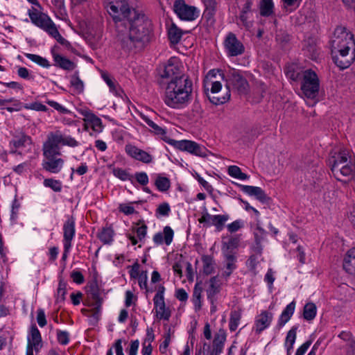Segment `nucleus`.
I'll use <instances>...</instances> for the list:
<instances>
[{
	"label": "nucleus",
	"mask_w": 355,
	"mask_h": 355,
	"mask_svg": "<svg viewBox=\"0 0 355 355\" xmlns=\"http://www.w3.org/2000/svg\"><path fill=\"white\" fill-rule=\"evenodd\" d=\"M166 79V87L164 101L172 108H180L187 105L191 100L193 83L190 78L184 75L179 63L169 60L161 74Z\"/></svg>",
	"instance_id": "nucleus-1"
},
{
	"label": "nucleus",
	"mask_w": 355,
	"mask_h": 355,
	"mask_svg": "<svg viewBox=\"0 0 355 355\" xmlns=\"http://www.w3.org/2000/svg\"><path fill=\"white\" fill-rule=\"evenodd\" d=\"M152 30L150 20L139 12H131L130 19L116 26L118 40L127 51L142 49L150 41Z\"/></svg>",
	"instance_id": "nucleus-2"
},
{
	"label": "nucleus",
	"mask_w": 355,
	"mask_h": 355,
	"mask_svg": "<svg viewBox=\"0 0 355 355\" xmlns=\"http://www.w3.org/2000/svg\"><path fill=\"white\" fill-rule=\"evenodd\" d=\"M331 46L334 62L343 69L349 67L355 58L354 35L345 27L338 26L334 31Z\"/></svg>",
	"instance_id": "nucleus-3"
},
{
	"label": "nucleus",
	"mask_w": 355,
	"mask_h": 355,
	"mask_svg": "<svg viewBox=\"0 0 355 355\" xmlns=\"http://www.w3.org/2000/svg\"><path fill=\"white\" fill-rule=\"evenodd\" d=\"M141 118L143 120L147 123L148 126L152 128V131L157 135H160L162 139H163L166 143L171 144L174 146L175 148L189 152L193 155L196 156H200L205 157L207 156V149L195 141H189V140H181L176 141L172 139L168 138L166 136V130L162 127L157 125L152 120H150L148 116L145 115H141Z\"/></svg>",
	"instance_id": "nucleus-4"
},
{
	"label": "nucleus",
	"mask_w": 355,
	"mask_h": 355,
	"mask_svg": "<svg viewBox=\"0 0 355 355\" xmlns=\"http://www.w3.org/2000/svg\"><path fill=\"white\" fill-rule=\"evenodd\" d=\"M329 164L334 177L338 180H341L342 176L352 175L355 171L351 153L347 149L340 150L329 158Z\"/></svg>",
	"instance_id": "nucleus-5"
},
{
	"label": "nucleus",
	"mask_w": 355,
	"mask_h": 355,
	"mask_svg": "<svg viewBox=\"0 0 355 355\" xmlns=\"http://www.w3.org/2000/svg\"><path fill=\"white\" fill-rule=\"evenodd\" d=\"M108 13L112 17L115 26L119 22L123 24L130 18L132 12H138L130 8L127 0H110L106 6Z\"/></svg>",
	"instance_id": "nucleus-6"
},
{
	"label": "nucleus",
	"mask_w": 355,
	"mask_h": 355,
	"mask_svg": "<svg viewBox=\"0 0 355 355\" xmlns=\"http://www.w3.org/2000/svg\"><path fill=\"white\" fill-rule=\"evenodd\" d=\"M319 89L320 80L316 73L311 69L304 71L301 81V90L304 95L314 99L318 95Z\"/></svg>",
	"instance_id": "nucleus-7"
},
{
	"label": "nucleus",
	"mask_w": 355,
	"mask_h": 355,
	"mask_svg": "<svg viewBox=\"0 0 355 355\" xmlns=\"http://www.w3.org/2000/svg\"><path fill=\"white\" fill-rule=\"evenodd\" d=\"M226 87L236 90L240 94H246L249 89V84L246 78L240 71L230 70L225 78Z\"/></svg>",
	"instance_id": "nucleus-8"
},
{
	"label": "nucleus",
	"mask_w": 355,
	"mask_h": 355,
	"mask_svg": "<svg viewBox=\"0 0 355 355\" xmlns=\"http://www.w3.org/2000/svg\"><path fill=\"white\" fill-rule=\"evenodd\" d=\"M173 10L180 19L193 21L198 17V11L194 6H189L184 1L176 0L173 4Z\"/></svg>",
	"instance_id": "nucleus-9"
},
{
	"label": "nucleus",
	"mask_w": 355,
	"mask_h": 355,
	"mask_svg": "<svg viewBox=\"0 0 355 355\" xmlns=\"http://www.w3.org/2000/svg\"><path fill=\"white\" fill-rule=\"evenodd\" d=\"M164 286L160 285L158 287V291L153 298V302L157 317L160 320L163 319L168 320L171 316V311L166 307L164 297Z\"/></svg>",
	"instance_id": "nucleus-10"
},
{
	"label": "nucleus",
	"mask_w": 355,
	"mask_h": 355,
	"mask_svg": "<svg viewBox=\"0 0 355 355\" xmlns=\"http://www.w3.org/2000/svg\"><path fill=\"white\" fill-rule=\"evenodd\" d=\"M222 89V84L220 81H212L210 89V94L207 93V97L210 102L214 105H222L227 102L230 98V91L226 88L224 95H220L219 92Z\"/></svg>",
	"instance_id": "nucleus-11"
},
{
	"label": "nucleus",
	"mask_w": 355,
	"mask_h": 355,
	"mask_svg": "<svg viewBox=\"0 0 355 355\" xmlns=\"http://www.w3.org/2000/svg\"><path fill=\"white\" fill-rule=\"evenodd\" d=\"M224 46L229 56L234 57L243 53L245 47L235 34L229 33L224 41Z\"/></svg>",
	"instance_id": "nucleus-12"
},
{
	"label": "nucleus",
	"mask_w": 355,
	"mask_h": 355,
	"mask_svg": "<svg viewBox=\"0 0 355 355\" xmlns=\"http://www.w3.org/2000/svg\"><path fill=\"white\" fill-rule=\"evenodd\" d=\"M60 137L58 134H51L43 146L44 158L56 157L60 155Z\"/></svg>",
	"instance_id": "nucleus-13"
},
{
	"label": "nucleus",
	"mask_w": 355,
	"mask_h": 355,
	"mask_svg": "<svg viewBox=\"0 0 355 355\" xmlns=\"http://www.w3.org/2000/svg\"><path fill=\"white\" fill-rule=\"evenodd\" d=\"M28 15L31 21L34 24L42 28L49 34L51 32V30L54 29L55 27V24L44 13L40 12L37 10H35L33 11L29 10Z\"/></svg>",
	"instance_id": "nucleus-14"
},
{
	"label": "nucleus",
	"mask_w": 355,
	"mask_h": 355,
	"mask_svg": "<svg viewBox=\"0 0 355 355\" xmlns=\"http://www.w3.org/2000/svg\"><path fill=\"white\" fill-rule=\"evenodd\" d=\"M125 152L131 157L145 164H150L153 162V156L146 151L141 150L135 146L127 145Z\"/></svg>",
	"instance_id": "nucleus-15"
},
{
	"label": "nucleus",
	"mask_w": 355,
	"mask_h": 355,
	"mask_svg": "<svg viewBox=\"0 0 355 355\" xmlns=\"http://www.w3.org/2000/svg\"><path fill=\"white\" fill-rule=\"evenodd\" d=\"M273 318V314L267 311H262L258 315L255 320L254 331L256 334H261L263 330L267 329Z\"/></svg>",
	"instance_id": "nucleus-16"
},
{
	"label": "nucleus",
	"mask_w": 355,
	"mask_h": 355,
	"mask_svg": "<svg viewBox=\"0 0 355 355\" xmlns=\"http://www.w3.org/2000/svg\"><path fill=\"white\" fill-rule=\"evenodd\" d=\"M64 230V248L69 250L71 246V241L75 234V221L73 218H69L63 226Z\"/></svg>",
	"instance_id": "nucleus-17"
},
{
	"label": "nucleus",
	"mask_w": 355,
	"mask_h": 355,
	"mask_svg": "<svg viewBox=\"0 0 355 355\" xmlns=\"http://www.w3.org/2000/svg\"><path fill=\"white\" fill-rule=\"evenodd\" d=\"M10 145L14 148H30L32 145L31 138L23 132H15L12 135V139Z\"/></svg>",
	"instance_id": "nucleus-18"
},
{
	"label": "nucleus",
	"mask_w": 355,
	"mask_h": 355,
	"mask_svg": "<svg viewBox=\"0 0 355 355\" xmlns=\"http://www.w3.org/2000/svg\"><path fill=\"white\" fill-rule=\"evenodd\" d=\"M303 51L311 60H315L319 56V49L317 46V40L313 37H309L304 40Z\"/></svg>",
	"instance_id": "nucleus-19"
},
{
	"label": "nucleus",
	"mask_w": 355,
	"mask_h": 355,
	"mask_svg": "<svg viewBox=\"0 0 355 355\" xmlns=\"http://www.w3.org/2000/svg\"><path fill=\"white\" fill-rule=\"evenodd\" d=\"M241 189L243 192L247 193L250 196H254L258 200L262 203L268 202L270 198L265 193L264 191L258 187L240 185Z\"/></svg>",
	"instance_id": "nucleus-20"
},
{
	"label": "nucleus",
	"mask_w": 355,
	"mask_h": 355,
	"mask_svg": "<svg viewBox=\"0 0 355 355\" xmlns=\"http://www.w3.org/2000/svg\"><path fill=\"white\" fill-rule=\"evenodd\" d=\"M64 162V160L61 158L50 157L45 158L42 165L45 171L52 173H58L61 171Z\"/></svg>",
	"instance_id": "nucleus-21"
},
{
	"label": "nucleus",
	"mask_w": 355,
	"mask_h": 355,
	"mask_svg": "<svg viewBox=\"0 0 355 355\" xmlns=\"http://www.w3.org/2000/svg\"><path fill=\"white\" fill-rule=\"evenodd\" d=\"M240 238L239 236H233L227 239V241H222V252L223 256L235 255L234 250L239 247Z\"/></svg>",
	"instance_id": "nucleus-22"
},
{
	"label": "nucleus",
	"mask_w": 355,
	"mask_h": 355,
	"mask_svg": "<svg viewBox=\"0 0 355 355\" xmlns=\"http://www.w3.org/2000/svg\"><path fill=\"white\" fill-rule=\"evenodd\" d=\"M92 300L94 302L92 304L93 308L90 309V313H92V315H90V326L96 325L100 320L102 306V299L98 295L93 294Z\"/></svg>",
	"instance_id": "nucleus-23"
},
{
	"label": "nucleus",
	"mask_w": 355,
	"mask_h": 355,
	"mask_svg": "<svg viewBox=\"0 0 355 355\" xmlns=\"http://www.w3.org/2000/svg\"><path fill=\"white\" fill-rule=\"evenodd\" d=\"M173 230L169 227L166 226L164 228V232H158L153 236V241L157 245H161L164 243L168 245L171 243L173 238Z\"/></svg>",
	"instance_id": "nucleus-24"
},
{
	"label": "nucleus",
	"mask_w": 355,
	"mask_h": 355,
	"mask_svg": "<svg viewBox=\"0 0 355 355\" xmlns=\"http://www.w3.org/2000/svg\"><path fill=\"white\" fill-rule=\"evenodd\" d=\"M101 77L109 87L110 91L112 93L117 96H122L123 91L114 78L110 77V76L105 71H101Z\"/></svg>",
	"instance_id": "nucleus-25"
},
{
	"label": "nucleus",
	"mask_w": 355,
	"mask_h": 355,
	"mask_svg": "<svg viewBox=\"0 0 355 355\" xmlns=\"http://www.w3.org/2000/svg\"><path fill=\"white\" fill-rule=\"evenodd\" d=\"M226 335L223 330H220L213 341V349L210 355H220L223 352Z\"/></svg>",
	"instance_id": "nucleus-26"
},
{
	"label": "nucleus",
	"mask_w": 355,
	"mask_h": 355,
	"mask_svg": "<svg viewBox=\"0 0 355 355\" xmlns=\"http://www.w3.org/2000/svg\"><path fill=\"white\" fill-rule=\"evenodd\" d=\"M295 302L294 301H293L286 306V308L282 311V314L280 315L278 319L277 327L279 329L284 327L286 324V323L289 321L295 311Z\"/></svg>",
	"instance_id": "nucleus-27"
},
{
	"label": "nucleus",
	"mask_w": 355,
	"mask_h": 355,
	"mask_svg": "<svg viewBox=\"0 0 355 355\" xmlns=\"http://www.w3.org/2000/svg\"><path fill=\"white\" fill-rule=\"evenodd\" d=\"M42 338L40 332L35 325L31 327V336L28 338V345L34 347L36 352H38L42 347Z\"/></svg>",
	"instance_id": "nucleus-28"
},
{
	"label": "nucleus",
	"mask_w": 355,
	"mask_h": 355,
	"mask_svg": "<svg viewBox=\"0 0 355 355\" xmlns=\"http://www.w3.org/2000/svg\"><path fill=\"white\" fill-rule=\"evenodd\" d=\"M53 60L55 61V65L68 71L73 70L76 65L75 64L71 61L70 60L67 59V58L55 53L54 51H52Z\"/></svg>",
	"instance_id": "nucleus-29"
},
{
	"label": "nucleus",
	"mask_w": 355,
	"mask_h": 355,
	"mask_svg": "<svg viewBox=\"0 0 355 355\" xmlns=\"http://www.w3.org/2000/svg\"><path fill=\"white\" fill-rule=\"evenodd\" d=\"M220 292V284L217 277H213L209 280V286L207 289V295L211 304L216 302V295Z\"/></svg>",
	"instance_id": "nucleus-30"
},
{
	"label": "nucleus",
	"mask_w": 355,
	"mask_h": 355,
	"mask_svg": "<svg viewBox=\"0 0 355 355\" xmlns=\"http://www.w3.org/2000/svg\"><path fill=\"white\" fill-rule=\"evenodd\" d=\"M225 265V270L223 271L222 275L225 278L229 277L233 271L236 268V255H227L224 256Z\"/></svg>",
	"instance_id": "nucleus-31"
},
{
	"label": "nucleus",
	"mask_w": 355,
	"mask_h": 355,
	"mask_svg": "<svg viewBox=\"0 0 355 355\" xmlns=\"http://www.w3.org/2000/svg\"><path fill=\"white\" fill-rule=\"evenodd\" d=\"M185 33H188V31H185ZM184 33V32L180 29L175 24H172L168 30V36L171 43L173 44H178Z\"/></svg>",
	"instance_id": "nucleus-32"
},
{
	"label": "nucleus",
	"mask_w": 355,
	"mask_h": 355,
	"mask_svg": "<svg viewBox=\"0 0 355 355\" xmlns=\"http://www.w3.org/2000/svg\"><path fill=\"white\" fill-rule=\"evenodd\" d=\"M343 268L349 273L355 272V248L348 251L344 259Z\"/></svg>",
	"instance_id": "nucleus-33"
},
{
	"label": "nucleus",
	"mask_w": 355,
	"mask_h": 355,
	"mask_svg": "<svg viewBox=\"0 0 355 355\" xmlns=\"http://www.w3.org/2000/svg\"><path fill=\"white\" fill-rule=\"evenodd\" d=\"M297 329V326H293L287 333L285 340V347L286 348L287 355L291 354V351L293 348V345L296 340Z\"/></svg>",
	"instance_id": "nucleus-34"
},
{
	"label": "nucleus",
	"mask_w": 355,
	"mask_h": 355,
	"mask_svg": "<svg viewBox=\"0 0 355 355\" xmlns=\"http://www.w3.org/2000/svg\"><path fill=\"white\" fill-rule=\"evenodd\" d=\"M155 185L159 191L166 192L171 187V182L168 178L158 175L155 181Z\"/></svg>",
	"instance_id": "nucleus-35"
},
{
	"label": "nucleus",
	"mask_w": 355,
	"mask_h": 355,
	"mask_svg": "<svg viewBox=\"0 0 355 355\" xmlns=\"http://www.w3.org/2000/svg\"><path fill=\"white\" fill-rule=\"evenodd\" d=\"M229 218L227 214L213 215L211 225L215 226L218 232H220L224 228L225 224Z\"/></svg>",
	"instance_id": "nucleus-36"
},
{
	"label": "nucleus",
	"mask_w": 355,
	"mask_h": 355,
	"mask_svg": "<svg viewBox=\"0 0 355 355\" xmlns=\"http://www.w3.org/2000/svg\"><path fill=\"white\" fill-rule=\"evenodd\" d=\"M304 71L301 70L296 65H291L288 67L286 69V76L293 80H302V73Z\"/></svg>",
	"instance_id": "nucleus-37"
},
{
	"label": "nucleus",
	"mask_w": 355,
	"mask_h": 355,
	"mask_svg": "<svg viewBox=\"0 0 355 355\" xmlns=\"http://www.w3.org/2000/svg\"><path fill=\"white\" fill-rule=\"evenodd\" d=\"M241 318V310H234L230 313V330L231 331H234L237 329L240 320Z\"/></svg>",
	"instance_id": "nucleus-38"
},
{
	"label": "nucleus",
	"mask_w": 355,
	"mask_h": 355,
	"mask_svg": "<svg viewBox=\"0 0 355 355\" xmlns=\"http://www.w3.org/2000/svg\"><path fill=\"white\" fill-rule=\"evenodd\" d=\"M316 306L311 302L307 303L304 307L303 316L306 320H312L316 315Z\"/></svg>",
	"instance_id": "nucleus-39"
},
{
	"label": "nucleus",
	"mask_w": 355,
	"mask_h": 355,
	"mask_svg": "<svg viewBox=\"0 0 355 355\" xmlns=\"http://www.w3.org/2000/svg\"><path fill=\"white\" fill-rule=\"evenodd\" d=\"M203 263V272L208 275L211 274L214 270V261L210 256H203L202 258Z\"/></svg>",
	"instance_id": "nucleus-40"
},
{
	"label": "nucleus",
	"mask_w": 355,
	"mask_h": 355,
	"mask_svg": "<svg viewBox=\"0 0 355 355\" xmlns=\"http://www.w3.org/2000/svg\"><path fill=\"white\" fill-rule=\"evenodd\" d=\"M218 73L219 74V76L221 77L222 79H224V75L223 73H221L219 70L212 69V70H210L207 73V74L205 77V91L209 90V88L207 87L208 86L210 85L211 87L212 81H217L216 80H214V79L216 78V75Z\"/></svg>",
	"instance_id": "nucleus-41"
},
{
	"label": "nucleus",
	"mask_w": 355,
	"mask_h": 355,
	"mask_svg": "<svg viewBox=\"0 0 355 355\" xmlns=\"http://www.w3.org/2000/svg\"><path fill=\"white\" fill-rule=\"evenodd\" d=\"M273 12V3L272 0H262L260 7V14L262 16H270Z\"/></svg>",
	"instance_id": "nucleus-42"
},
{
	"label": "nucleus",
	"mask_w": 355,
	"mask_h": 355,
	"mask_svg": "<svg viewBox=\"0 0 355 355\" xmlns=\"http://www.w3.org/2000/svg\"><path fill=\"white\" fill-rule=\"evenodd\" d=\"M114 231L110 227L103 228L98 234V238L104 243H110L113 240Z\"/></svg>",
	"instance_id": "nucleus-43"
},
{
	"label": "nucleus",
	"mask_w": 355,
	"mask_h": 355,
	"mask_svg": "<svg viewBox=\"0 0 355 355\" xmlns=\"http://www.w3.org/2000/svg\"><path fill=\"white\" fill-rule=\"evenodd\" d=\"M228 174L236 179L244 180L248 178V175L243 173L237 166H230L228 168Z\"/></svg>",
	"instance_id": "nucleus-44"
},
{
	"label": "nucleus",
	"mask_w": 355,
	"mask_h": 355,
	"mask_svg": "<svg viewBox=\"0 0 355 355\" xmlns=\"http://www.w3.org/2000/svg\"><path fill=\"white\" fill-rule=\"evenodd\" d=\"M90 128L96 132H101L103 129L101 119L92 113H90Z\"/></svg>",
	"instance_id": "nucleus-45"
},
{
	"label": "nucleus",
	"mask_w": 355,
	"mask_h": 355,
	"mask_svg": "<svg viewBox=\"0 0 355 355\" xmlns=\"http://www.w3.org/2000/svg\"><path fill=\"white\" fill-rule=\"evenodd\" d=\"M201 289L198 288L196 286L193 289V296H192V302L194 305V309L196 311H198L201 307Z\"/></svg>",
	"instance_id": "nucleus-46"
},
{
	"label": "nucleus",
	"mask_w": 355,
	"mask_h": 355,
	"mask_svg": "<svg viewBox=\"0 0 355 355\" xmlns=\"http://www.w3.org/2000/svg\"><path fill=\"white\" fill-rule=\"evenodd\" d=\"M26 57L28 58L31 61L38 64L39 65L43 67H49L50 66L49 61L38 55L31 54V53H26Z\"/></svg>",
	"instance_id": "nucleus-47"
},
{
	"label": "nucleus",
	"mask_w": 355,
	"mask_h": 355,
	"mask_svg": "<svg viewBox=\"0 0 355 355\" xmlns=\"http://www.w3.org/2000/svg\"><path fill=\"white\" fill-rule=\"evenodd\" d=\"M112 173L114 175L123 181L130 180L132 181V175L128 173L126 170L116 168H113Z\"/></svg>",
	"instance_id": "nucleus-48"
},
{
	"label": "nucleus",
	"mask_w": 355,
	"mask_h": 355,
	"mask_svg": "<svg viewBox=\"0 0 355 355\" xmlns=\"http://www.w3.org/2000/svg\"><path fill=\"white\" fill-rule=\"evenodd\" d=\"M71 85L77 93L83 91L84 85L83 81L76 76H73L71 79Z\"/></svg>",
	"instance_id": "nucleus-49"
},
{
	"label": "nucleus",
	"mask_w": 355,
	"mask_h": 355,
	"mask_svg": "<svg viewBox=\"0 0 355 355\" xmlns=\"http://www.w3.org/2000/svg\"><path fill=\"white\" fill-rule=\"evenodd\" d=\"M139 285L141 289H146V292H153V290L148 289V274L147 271H142L138 277Z\"/></svg>",
	"instance_id": "nucleus-50"
},
{
	"label": "nucleus",
	"mask_w": 355,
	"mask_h": 355,
	"mask_svg": "<svg viewBox=\"0 0 355 355\" xmlns=\"http://www.w3.org/2000/svg\"><path fill=\"white\" fill-rule=\"evenodd\" d=\"M141 226L134 228V231L137 233V236L140 241H141L146 236L147 233V226L144 223L143 221H139L138 225Z\"/></svg>",
	"instance_id": "nucleus-51"
},
{
	"label": "nucleus",
	"mask_w": 355,
	"mask_h": 355,
	"mask_svg": "<svg viewBox=\"0 0 355 355\" xmlns=\"http://www.w3.org/2000/svg\"><path fill=\"white\" fill-rule=\"evenodd\" d=\"M44 184L46 187L51 188L55 191H60L62 189L60 182L55 180L53 179H45L44 181Z\"/></svg>",
	"instance_id": "nucleus-52"
},
{
	"label": "nucleus",
	"mask_w": 355,
	"mask_h": 355,
	"mask_svg": "<svg viewBox=\"0 0 355 355\" xmlns=\"http://www.w3.org/2000/svg\"><path fill=\"white\" fill-rule=\"evenodd\" d=\"M67 284L63 282L62 279L59 282V285L58 288V301H64V296L66 295Z\"/></svg>",
	"instance_id": "nucleus-53"
},
{
	"label": "nucleus",
	"mask_w": 355,
	"mask_h": 355,
	"mask_svg": "<svg viewBox=\"0 0 355 355\" xmlns=\"http://www.w3.org/2000/svg\"><path fill=\"white\" fill-rule=\"evenodd\" d=\"M137 182L142 186H146L149 181L148 176L145 172H137L135 174Z\"/></svg>",
	"instance_id": "nucleus-54"
},
{
	"label": "nucleus",
	"mask_w": 355,
	"mask_h": 355,
	"mask_svg": "<svg viewBox=\"0 0 355 355\" xmlns=\"http://www.w3.org/2000/svg\"><path fill=\"white\" fill-rule=\"evenodd\" d=\"M49 35L54 37L60 44L64 46L69 45V42L67 41L64 37H62L61 35L59 33L56 26L54 29L51 30V32L49 33Z\"/></svg>",
	"instance_id": "nucleus-55"
},
{
	"label": "nucleus",
	"mask_w": 355,
	"mask_h": 355,
	"mask_svg": "<svg viewBox=\"0 0 355 355\" xmlns=\"http://www.w3.org/2000/svg\"><path fill=\"white\" fill-rule=\"evenodd\" d=\"M57 338L61 345H67L69 341V333L66 331H57Z\"/></svg>",
	"instance_id": "nucleus-56"
},
{
	"label": "nucleus",
	"mask_w": 355,
	"mask_h": 355,
	"mask_svg": "<svg viewBox=\"0 0 355 355\" xmlns=\"http://www.w3.org/2000/svg\"><path fill=\"white\" fill-rule=\"evenodd\" d=\"M212 219L213 215L206 212L198 219V222L201 224H203L204 227H208L211 226Z\"/></svg>",
	"instance_id": "nucleus-57"
},
{
	"label": "nucleus",
	"mask_w": 355,
	"mask_h": 355,
	"mask_svg": "<svg viewBox=\"0 0 355 355\" xmlns=\"http://www.w3.org/2000/svg\"><path fill=\"white\" fill-rule=\"evenodd\" d=\"M284 6L291 12L299 7L302 0H282Z\"/></svg>",
	"instance_id": "nucleus-58"
},
{
	"label": "nucleus",
	"mask_w": 355,
	"mask_h": 355,
	"mask_svg": "<svg viewBox=\"0 0 355 355\" xmlns=\"http://www.w3.org/2000/svg\"><path fill=\"white\" fill-rule=\"evenodd\" d=\"M171 211L170 206L167 202H164L159 205L157 209V214L160 216H166Z\"/></svg>",
	"instance_id": "nucleus-59"
},
{
	"label": "nucleus",
	"mask_w": 355,
	"mask_h": 355,
	"mask_svg": "<svg viewBox=\"0 0 355 355\" xmlns=\"http://www.w3.org/2000/svg\"><path fill=\"white\" fill-rule=\"evenodd\" d=\"M58 137H60V140H61L60 144H62V145H68L70 146H75L77 144L76 141L71 137H64L60 134H58Z\"/></svg>",
	"instance_id": "nucleus-60"
},
{
	"label": "nucleus",
	"mask_w": 355,
	"mask_h": 355,
	"mask_svg": "<svg viewBox=\"0 0 355 355\" xmlns=\"http://www.w3.org/2000/svg\"><path fill=\"white\" fill-rule=\"evenodd\" d=\"M37 321L38 324L43 327L46 324V320L45 313L43 309H40L37 310Z\"/></svg>",
	"instance_id": "nucleus-61"
},
{
	"label": "nucleus",
	"mask_w": 355,
	"mask_h": 355,
	"mask_svg": "<svg viewBox=\"0 0 355 355\" xmlns=\"http://www.w3.org/2000/svg\"><path fill=\"white\" fill-rule=\"evenodd\" d=\"M243 226V223L240 220H236L232 223L227 225V228L231 233L238 231Z\"/></svg>",
	"instance_id": "nucleus-62"
},
{
	"label": "nucleus",
	"mask_w": 355,
	"mask_h": 355,
	"mask_svg": "<svg viewBox=\"0 0 355 355\" xmlns=\"http://www.w3.org/2000/svg\"><path fill=\"white\" fill-rule=\"evenodd\" d=\"M311 344L312 341L311 340L306 341L297 349L295 355H304Z\"/></svg>",
	"instance_id": "nucleus-63"
},
{
	"label": "nucleus",
	"mask_w": 355,
	"mask_h": 355,
	"mask_svg": "<svg viewBox=\"0 0 355 355\" xmlns=\"http://www.w3.org/2000/svg\"><path fill=\"white\" fill-rule=\"evenodd\" d=\"M345 346L348 348L349 355H355V338L354 337L349 341H348Z\"/></svg>",
	"instance_id": "nucleus-64"
}]
</instances>
